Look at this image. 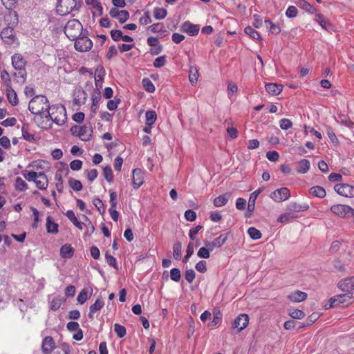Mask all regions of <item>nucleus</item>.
Returning <instances> with one entry per match:
<instances>
[{
	"label": "nucleus",
	"instance_id": "7",
	"mask_svg": "<svg viewBox=\"0 0 354 354\" xmlns=\"http://www.w3.org/2000/svg\"><path fill=\"white\" fill-rule=\"evenodd\" d=\"M353 301V298L352 292H346L344 294L338 295L331 297L329 299L330 307L333 308L341 304L348 306V304H351Z\"/></svg>",
	"mask_w": 354,
	"mask_h": 354
},
{
	"label": "nucleus",
	"instance_id": "28",
	"mask_svg": "<svg viewBox=\"0 0 354 354\" xmlns=\"http://www.w3.org/2000/svg\"><path fill=\"white\" fill-rule=\"evenodd\" d=\"M104 301L100 299H97L95 301V302L90 306L88 317L90 318H93V315L95 313H96L97 311L101 310L104 307Z\"/></svg>",
	"mask_w": 354,
	"mask_h": 354
},
{
	"label": "nucleus",
	"instance_id": "36",
	"mask_svg": "<svg viewBox=\"0 0 354 354\" xmlns=\"http://www.w3.org/2000/svg\"><path fill=\"white\" fill-rule=\"evenodd\" d=\"M228 201V196L226 194L218 196L214 200V205L220 207L224 206Z\"/></svg>",
	"mask_w": 354,
	"mask_h": 354
},
{
	"label": "nucleus",
	"instance_id": "16",
	"mask_svg": "<svg viewBox=\"0 0 354 354\" xmlns=\"http://www.w3.org/2000/svg\"><path fill=\"white\" fill-rule=\"evenodd\" d=\"M145 181V173L140 169H134L133 170L132 183L135 189H138Z\"/></svg>",
	"mask_w": 354,
	"mask_h": 354
},
{
	"label": "nucleus",
	"instance_id": "4",
	"mask_svg": "<svg viewBox=\"0 0 354 354\" xmlns=\"http://www.w3.org/2000/svg\"><path fill=\"white\" fill-rule=\"evenodd\" d=\"M82 25L77 19L69 20L65 27L64 33L70 40H75L82 33Z\"/></svg>",
	"mask_w": 354,
	"mask_h": 354
},
{
	"label": "nucleus",
	"instance_id": "56",
	"mask_svg": "<svg viewBox=\"0 0 354 354\" xmlns=\"http://www.w3.org/2000/svg\"><path fill=\"white\" fill-rule=\"evenodd\" d=\"M30 209H31V210L32 212V215H33V218H34V221H33V223L32 224V228L36 229L38 227L39 212L35 207H31Z\"/></svg>",
	"mask_w": 354,
	"mask_h": 354
},
{
	"label": "nucleus",
	"instance_id": "34",
	"mask_svg": "<svg viewBox=\"0 0 354 354\" xmlns=\"http://www.w3.org/2000/svg\"><path fill=\"white\" fill-rule=\"evenodd\" d=\"M265 24L266 26V28L269 30V31L274 35H277L281 32V28L278 25H276L275 24H273L270 20H266Z\"/></svg>",
	"mask_w": 354,
	"mask_h": 354
},
{
	"label": "nucleus",
	"instance_id": "20",
	"mask_svg": "<svg viewBox=\"0 0 354 354\" xmlns=\"http://www.w3.org/2000/svg\"><path fill=\"white\" fill-rule=\"evenodd\" d=\"M263 187H260L251 194L248 205V213H251L254 211L256 199L257 198L258 196L263 192Z\"/></svg>",
	"mask_w": 354,
	"mask_h": 354
},
{
	"label": "nucleus",
	"instance_id": "58",
	"mask_svg": "<svg viewBox=\"0 0 354 354\" xmlns=\"http://www.w3.org/2000/svg\"><path fill=\"white\" fill-rule=\"evenodd\" d=\"M221 319V313L219 310H216L214 312V318L213 320L209 324L211 326H216Z\"/></svg>",
	"mask_w": 354,
	"mask_h": 354
},
{
	"label": "nucleus",
	"instance_id": "54",
	"mask_svg": "<svg viewBox=\"0 0 354 354\" xmlns=\"http://www.w3.org/2000/svg\"><path fill=\"white\" fill-rule=\"evenodd\" d=\"M105 258L106 260L107 263L110 266L113 267L115 269H118V264L116 259L113 257L112 255L109 254L108 252H106Z\"/></svg>",
	"mask_w": 354,
	"mask_h": 354
},
{
	"label": "nucleus",
	"instance_id": "15",
	"mask_svg": "<svg viewBox=\"0 0 354 354\" xmlns=\"http://www.w3.org/2000/svg\"><path fill=\"white\" fill-rule=\"evenodd\" d=\"M111 17L117 19L120 24H124L129 17V13L127 10H119L116 8H113L109 11Z\"/></svg>",
	"mask_w": 354,
	"mask_h": 354
},
{
	"label": "nucleus",
	"instance_id": "59",
	"mask_svg": "<svg viewBox=\"0 0 354 354\" xmlns=\"http://www.w3.org/2000/svg\"><path fill=\"white\" fill-rule=\"evenodd\" d=\"M93 205L97 208L100 214H103L105 211L103 202L99 198L93 200Z\"/></svg>",
	"mask_w": 354,
	"mask_h": 354
},
{
	"label": "nucleus",
	"instance_id": "52",
	"mask_svg": "<svg viewBox=\"0 0 354 354\" xmlns=\"http://www.w3.org/2000/svg\"><path fill=\"white\" fill-rule=\"evenodd\" d=\"M279 126L283 130H288L292 127V122L289 119L283 118L279 121Z\"/></svg>",
	"mask_w": 354,
	"mask_h": 354
},
{
	"label": "nucleus",
	"instance_id": "53",
	"mask_svg": "<svg viewBox=\"0 0 354 354\" xmlns=\"http://www.w3.org/2000/svg\"><path fill=\"white\" fill-rule=\"evenodd\" d=\"M198 73L196 68H191L189 71V79L192 84L196 83Z\"/></svg>",
	"mask_w": 354,
	"mask_h": 354
},
{
	"label": "nucleus",
	"instance_id": "42",
	"mask_svg": "<svg viewBox=\"0 0 354 354\" xmlns=\"http://www.w3.org/2000/svg\"><path fill=\"white\" fill-rule=\"evenodd\" d=\"M244 31L245 34L249 35L252 39H259L261 37L259 33L251 26H247Z\"/></svg>",
	"mask_w": 354,
	"mask_h": 354
},
{
	"label": "nucleus",
	"instance_id": "13",
	"mask_svg": "<svg viewBox=\"0 0 354 354\" xmlns=\"http://www.w3.org/2000/svg\"><path fill=\"white\" fill-rule=\"evenodd\" d=\"M249 323V317L246 314L239 315L233 322V328L236 329L237 333H240L242 330L247 327Z\"/></svg>",
	"mask_w": 354,
	"mask_h": 354
},
{
	"label": "nucleus",
	"instance_id": "43",
	"mask_svg": "<svg viewBox=\"0 0 354 354\" xmlns=\"http://www.w3.org/2000/svg\"><path fill=\"white\" fill-rule=\"evenodd\" d=\"M114 331L120 338H122L126 335L125 327L119 324H114Z\"/></svg>",
	"mask_w": 354,
	"mask_h": 354
},
{
	"label": "nucleus",
	"instance_id": "9",
	"mask_svg": "<svg viewBox=\"0 0 354 354\" xmlns=\"http://www.w3.org/2000/svg\"><path fill=\"white\" fill-rule=\"evenodd\" d=\"M75 48L80 52H86L93 46L92 41L87 37H79L75 39Z\"/></svg>",
	"mask_w": 354,
	"mask_h": 354
},
{
	"label": "nucleus",
	"instance_id": "33",
	"mask_svg": "<svg viewBox=\"0 0 354 354\" xmlns=\"http://www.w3.org/2000/svg\"><path fill=\"white\" fill-rule=\"evenodd\" d=\"M7 98L12 105H16L18 103V98L15 91L11 88L6 90Z\"/></svg>",
	"mask_w": 354,
	"mask_h": 354
},
{
	"label": "nucleus",
	"instance_id": "27",
	"mask_svg": "<svg viewBox=\"0 0 354 354\" xmlns=\"http://www.w3.org/2000/svg\"><path fill=\"white\" fill-rule=\"evenodd\" d=\"M309 193L319 198H324L326 195L325 189L321 186L312 187L309 189Z\"/></svg>",
	"mask_w": 354,
	"mask_h": 354
},
{
	"label": "nucleus",
	"instance_id": "29",
	"mask_svg": "<svg viewBox=\"0 0 354 354\" xmlns=\"http://www.w3.org/2000/svg\"><path fill=\"white\" fill-rule=\"evenodd\" d=\"M73 253L74 250L70 244H65L60 248V255L63 258H71Z\"/></svg>",
	"mask_w": 354,
	"mask_h": 354
},
{
	"label": "nucleus",
	"instance_id": "60",
	"mask_svg": "<svg viewBox=\"0 0 354 354\" xmlns=\"http://www.w3.org/2000/svg\"><path fill=\"white\" fill-rule=\"evenodd\" d=\"M55 178L56 180V188L59 192H62L63 189V180L62 175L60 174L56 173Z\"/></svg>",
	"mask_w": 354,
	"mask_h": 354
},
{
	"label": "nucleus",
	"instance_id": "40",
	"mask_svg": "<svg viewBox=\"0 0 354 354\" xmlns=\"http://www.w3.org/2000/svg\"><path fill=\"white\" fill-rule=\"evenodd\" d=\"M69 186L75 191H80L82 189V185L78 180L70 178L68 180Z\"/></svg>",
	"mask_w": 354,
	"mask_h": 354
},
{
	"label": "nucleus",
	"instance_id": "37",
	"mask_svg": "<svg viewBox=\"0 0 354 354\" xmlns=\"http://www.w3.org/2000/svg\"><path fill=\"white\" fill-rule=\"evenodd\" d=\"M248 233L250 238L253 240H258L261 239L262 236L261 232L254 227H249V229L248 230Z\"/></svg>",
	"mask_w": 354,
	"mask_h": 354
},
{
	"label": "nucleus",
	"instance_id": "31",
	"mask_svg": "<svg viewBox=\"0 0 354 354\" xmlns=\"http://www.w3.org/2000/svg\"><path fill=\"white\" fill-rule=\"evenodd\" d=\"M146 118V125L147 126H153L156 120H157V114L155 111H147L145 113Z\"/></svg>",
	"mask_w": 354,
	"mask_h": 354
},
{
	"label": "nucleus",
	"instance_id": "25",
	"mask_svg": "<svg viewBox=\"0 0 354 354\" xmlns=\"http://www.w3.org/2000/svg\"><path fill=\"white\" fill-rule=\"evenodd\" d=\"M310 167V161L307 159H301L297 162V171L299 174H306Z\"/></svg>",
	"mask_w": 354,
	"mask_h": 354
},
{
	"label": "nucleus",
	"instance_id": "2",
	"mask_svg": "<svg viewBox=\"0 0 354 354\" xmlns=\"http://www.w3.org/2000/svg\"><path fill=\"white\" fill-rule=\"evenodd\" d=\"M42 161H34L28 166V170L24 172V177L29 181L33 182L39 189H46L48 185V178L42 168Z\"/></svg>",
	"mask_w": 354,
	"mask_h": 354
},
{
	"label": "nucleus",
	"instance_id": "12",
	"mask_svg": "<svg viewBox=\"0 0 354 354\" xmlns=\"http://www.w3.org/2000/svg\"><path fill=\"white\" fill-rule=\"evenodd\" d=\"M12 64L15 69L13 76L18 79L22 77V56L19 54L14 55L12 57Z\"/></svg>",
	"mask_w": 354,
	"mask_h": 354
},
{
	"label": "nucleus",
	"instance_id": "47",
	"mask_svg": "<svg viewBox=\"0 0 354 354\" xmlns=\"http://www.w3.org/2000/svg\"><path fill=\"white\" fill-rule=\"evenodd\" d=\"M181 274L180 271L178 268H172L170 270V278L171 280L178 282L180 279Z\"/></svg>",
	"mask_w": 354,
	"mask_h": 354
},
{
	"label": "nucleus",
	"instance_id": "17",
	"mask_svg": "<svg viewBox=\"0 0 354 354\" xmlns=\"http://www.w3.org/2000/svg\"><path fill=\"white\" fill-rule=\"evenodd\" d=\"M199 30V25L193 24L189 21H185L181 26V30L190 36L198 35Z\"/></svg>",
	"mask_w": 354,
	"mask_h": 354
},
{
	"label": "nucleus",
	"instance_id": "30",
	"mask_svg": "<svg viewBox=\"0 0 354 354\" xmlns=\"http://www.w3.org/2000/svg\"><path fill=\"white\" fill-rule=\"evenodd\" d=\"M66 216L73 223V224L77 228L82 229V223L78 221L73 210H68L65 213Z\"/></svg>",
	"mask_w": 354,
	"mask_h": 354
},
{
	"label": "nucleus",
	"instance_id": "24",
	"mask_svg": "<svg viewBox=\"0 0 354 354\" xmlns=\"http://www.w3.org/2000/svg\"><path fill=\"white\" fill-rule=\"evenodd\" d=\"M287 208L290 212H301L308 209L309 205L306 203L299 204L292 202L288 205Z\"/></svg>",
	"mask_w": 354,
	"mask_h": 354
},
{
	"label": "nucleus",
	"instance_id": "18",
	"mask_svg": "<svg viewBox=\"0 0 354 354\" xmlns=\"http://www.w3.org/2000/svg\"><path fill=\"white\" fill-rule=\"evenodd\" d=\"M338 288L342 291L351 292L354 290V277H348L339 281Z\"/></svg>",
	"mask_w": 354,
	"mask_h": 354
},
{
	"label": "nucleus",
	"instance_id": "64",
	"mask_svg": "<svg viewBox=\"0 0 354 354\" xmlns=\"http://www.w3.org/2000/svg\"><path fill=\"white\" fill-rule=\"evenodd\" d=\"M207 263L205 261L201 260L198 262L195 266L197 271L201 273H204L207 270Z\"/></svg>",
	"mask_w": 354,
	"mask_h": 354
},
{
	"label": "nucleus",
	"instance_id": "19",
	"mask_svg": "<svg viewBox=\"0 0 354 354\" xmlns=\"http://www.w3.org/2000/svg\"><path fill=\"white\" fill-rule=\"evenodd\" d=\"M55 348V342L53 337H46L42 341L41 351L44 354H50Z\"/></svg>",
	"mask_w": 354,
	"mask_h": 354
},
{
	"label": "nucleus",
	"instance_id": "23",
	"mask_svg": "<svg viewBox=\"0 0 354 354\" xmlns=\"http://www.w3.org/2000/svg\"><path fill=\"white\" fill-rule=\"evenodd\" d=\"M46 231L48 233L50 234H57L58 233V227L59 225L57 223H55L53 218L50 216H48L46 218Z\"/></svg>",
	"mask_w": 354,
	"mask_h": 354
},
{
	"label": "nucleus",
	"instance_id": "3",
	"mask_svg": "<svg viewBox=\"0 0 354 354\" xmlns=\"http://www.w3.org/2000/svg\"><path fill=\"white\" fill-rule=\"evenodd\" d=\"M48 100L46 96L38 95L30 100L28 104V109L32 113L37 115L35 120L40 119V117H44L49 107Z\"/></svg>",
	"mask_w": 354,
	"mask_h": 354
},
{
	"label": "nucleus",
	"instance_id": "41",
	"mask_svg": "<svg viewBox=\"0 0 354 354\" xmlns=\"http://www.w3.org/2000/svg\"><path fill=\"white\" fill-rule=\"evenodd\" d=\"M288 314L293 319H301L305 317V313L299 309L290 310Z\"/></svg>",
	"mask_w": 354,
	"mask_h": 354
},
{
	"label": "nucleus",
	"instance_id": "22",
	"mask_svg": "<svg viewBox=\"0 0 354 354\" xmlns=\"http://www.w3.org/2000/svg\"><path fill=\"white\" fill-rule=\"evenodd\" d=\"M288 298L292 302H301L306 299L307 294L300 290H296L288 295Z\"/></svg>",
	"mask_w": 354,
	"mask_h": 354
},
{
	"label": "nucleus",
	"instance_id": "55",
	"mask_svg": "<svg viewBox=\"0 0 354 354\" xmlns=\"http://www.w3.org/2000/svg\"><path fill=\"white\" fill-rule=\"evenodd\" d=\"M166 64V57L165 55L160 56L155 59L153 65L156 68H160L165 66Z\"/></svg>",
	"mask_w": 354,
	"mask_h": 354
},
{
	"label": "nucleus",
	"instance_id": "8",
	"mask_svg": "<svg viewBox=\"0 0 354 354\" xmlns=\"http://www.w3.org/2000/svg\"><path fill=\"white\" fill-rule=\"evenodd\" d=\"M72 133L79 137L83 141H88L92 136V128L90 125H82L71 128Z\"/></svg>",
	"mask_w": 354,
	"mask_h": 354
},
{
	"label": "nucleus",
	"instance_id": "49",
	"mask_svg": "<svg viewBox=\"0 0 354 354\" xmlns=\"http://www.w3.org/2000/svg\"><path fill=\"white\" fill-rule=\"evenodd\" d=\"M111 208H116L118 204L117 193L111 189L109 190Z\"/></svg>",
	"mask_w": 354,
	"mask_h": 354
},
{
	"label": "nucleus",
	"instance_id": "45",
	"mask_svg": "<svg viewBox=\"0 0 354 354\" xmlns=\"http://www.w3.org/2000/svg\"><path fill=\"white\" fill-rule=\"evenodd\" d=\"M103 174L105 179L111 183L113 179L112 169L110 166H106L103 169Z\"/></svg>",
	"mask_w": 354,
	"mask_h": 354
},
{
	"label": "nucleus",
	"instance_id": "6",
	"mask_svg": "<svg viewBox=\"0 0 354 354\" xmlns=\"http://www.w3.org/2000/svg\"><path fill=\"white\" fill-rule=\"evenodd\" d=\"M330 211L340 218L354 216V209L347 205L337 204L332 205Z\"/></svg>",
	"mask_w": 354,
	"mask_h": 354
},
{
	"label": "nucleus",
	"instance_id": "51",
	"mask_svg": "<svg viewBox=\"0 0 354 354\" xmlns=\"http://www.w3.org/2000/svg\"><path fill=\"white\" fill-rule=\"evenodd\" d=\"M297 14L298 10L294 6H289L286 11V15L288 18H294L297 17Z\"/></svg>",
	"mask_w": 354,
	"mask_h": 354
},
{
	"label": "nucleus",
	"instance_id": "46",
	"mask_svg": "<svg viewBox=\"0 0 354 354\" xmlns=\"http://www.w3.org/2000/svg\"><path fill=\"white\" fill-rule=\"evenodd\" d=\"M194 244L193 243H189L187 247L186 255L184 257L183 261V263H187L189 261V259L194 254Z\"/></svg>",
	"mask_w": 354,
	"mask_h": 354
},
{
	"label": "nucleus",
	"instance_id": "61",
	"mask_svg": "<svg viewBox=\"0 0 354 354\" xmlns=\"http://www.w3.org/2000/svg\"><path fill=\"white\" fill-rule=\"evenodd\" d=\"M62 304V299L59 297H55L50 302V309L53 310H58Z\"/></svg>",
	"mask_w": 354,
	"mask_h": 354
},
{
	"label": "nucleus",
	"instance_id": "11",
	"mask_svg": "<svg viewBox=\"0 0 354 354\" xmlns=\"http://www.w3.org/2000/svg\"><path fill=\"white\" fill-rule=\"evenodd\" d=\"M335 191L339 195L353 198L354 197V185L349 184H337L334 186Z\"/></svg>",
	"mask_w": 354,
	"mask_h": 354
},
{
	"label": "nucleus",
	"instance_id": "1",
	"mask_svg": "<svg viewBox=\"0 0 354 354\" xmlns=\"http://www.w3.org/2000/svg\"><path fill=\"white\" fill-rule=\"evenodd\" d=\"M67 120L66 111L62 104H53L48 107L44 117H40L37 120V124L42 129H49L53 123L57 125L64 124Z\"/></svg>",
	"mask_w": 354,
	"mask_h": 354
},
{
	"label": "nucleus",
	"instance_id": "32",
	"mask_svg": "<svg viewBox=\"0 0 354 354\" xmlns=\"http://www.w3.org/2000/svg\"><path fill=\"white\" fill-rule=\"evenodd\" d=\"M297 5L310 13H314L316 11V9L306 0H299Z\"/></svg>",
	"mask_w": 354,
	"mask_h": 354
},
{
	"label": "nucleus",
	"instance_id": "10",
	"mask_svg": "<svg viewBox=\"0 0 354 354\" xmlns=\"http://www.w3.org/2000/svg\"><path fill=\"white\" fill-rule=\"evenodd\" d=\"M290 197V192L287 187H281L272 192L270 198L277 203L288 200Z\"/></svg>",
	"mask_w": 354,
	"mask_h": 354
},
{
	"label": "nucleus",
	"instance_id": "38",
	"mask_svg": "<svg viewBox=\"0 0 354 354\" xmlns=\"http://www.w3.org/2000/svg\"><path fill=\"white\" fill-rule=\"evenodd\" d=\"M143 88L145 90L149 93L155 91V86L149 78H144L142 81Z\"/></svg>",
	"mask_w": 354,
	"mask_h": 354
},
{
	"label": "nucleus",
	"instance_id": "21",
	"mask_svg": "<svg viewBox=\"0 0 354 354\" xmlns=\"http://www.w3.org/2000/svg\"><path fill=\"white\" fill-rule=\"evenodd\" d=\"M266 91L272 95H277L281 93L283 86L275 83H269L265 85Z\"/></svg>",
	"mask_w": 354,
	"mask_h": 354
},
{
	"label": "nucleus",
	"instance_id": "35",
	"mask_svg": "<svg viewBox=\"0 0 354 354\" xmlns=\"http://www.w3.org/2000/svg\"><path fill=\"white\" fill-rule=\"evenodd\" d=\"M167 11L162 8H156L153 10V15L156 19H163L167 17Z\"/></svg>",
	"mask_w": 354,
	"mask_h": 354
},
{
	"label": "nucleus",
	"instance_id": "50",
	"mask_svg": "<svg viewBox=\"0 0 354 354\" xmlns=\"http://www.w3.org/2000/svg\"><path fill=\"white\" fill-rule=\"evenodd\" d=\"M294 216H292L290 213H284L281 214L277 218V221L281 223H286L289 222L290 220L293 219Z\"/></svg>",
	"mask_w": 354,
	"mask_h": 354
},
{
	"label": "nucleus",
	"instance_id": "48",
	"mask_svg": "<svg viewBox=\"0 0 354 354\" xmlns=\"http://www.w3.org/2000/svg\"><path fill=\"white\" fill-rule=\"evenodd\" d=\"M209 251L211 250L207 247H202L198 251L197 256L199 258L208 259L210 256Z\"/></svg>",
	"mask_w": 354,
	"mask_h": 354
},
{
	"label": "nucleus",
	"instance_id": "63",
	"mask_svg": "<svg viewBox=\"0 0 354 354\" xmlns=\"http://www.w3.org/2000/svg\"><path fill=\"white\" fill-rule=\"evenodd\" d=\"M266 157L270 161L275 162L278 160L279 154L276 151H270L267 152Z\"/></svg>",
	"mask_w": 354,
	"mask_h": 354
},
{
	"label": "nucleus",
	"instance_id": "57",
	"mask_svg": "<svg viewBox=\"0 0 354 354\" xmlns=\"http://www.w3.org/2000/svg\"><path fill=\"white\" fill-rule=\"evenodd\" d=\"M152 32L158 33L163 30L164 25L162 23H156L148 28Z\"/></svg>",
	"mask_w": 354,
	"mask_h": 354
},
{
	"label": "nucleus",
	"instance_id": "14",
	"mask_svg": "<svg viewBox=\"0 0 354 354\" xmlns=\"http://www.w3.org/2000/svg\"><path fill=\"white\" fill-rule=\"evenodd\" d=\"M227 239V235L222 234L217 238L214 239L212 241H205L204 244L211 251L215 248H221Z\"/></svg>",
	"mask_w": 354,
	"mask_h": 354
},
{
	"label": "nucleus",
	"instance_id": "5",
	"mask_svg": "<svg viewBox=\"0 0 354 354\" xmlns=\"http://www.w3.org/2000/svg\"><path fill=\"white\" fill-rule=\"evenodd\" d=\"M81 3L77 0H58L57 12L60 15H66L71 12L77 10Z\"/></svg>",
	"mask_w": 354,
	"mask_h": 354
},
{
	"label": "nucleus",
	"instance_id": "26",
	"mask_svg": "<svg viewBox=\"0 0 354 354\" xmlns=\"http://www.w3.org/2000/svg\"><path fill=\"white\" fill-rule=\"evenodd\" d=\"M315 21L318 23L323 29L327 30L331 29V24L326 19L323 15L317 14L315 16Z\"/></svg>",
	"mask_w": 354,
	"mask_h": 354
},
{
	"label": "nucleus",
	"instance_id": "62",
	"mask_svg": "<svg viewBox=\"0 0 354 354\" xmlns=\"http://www.w3.org/2000/svg\"><path fill=\"white\" fill-rule=\"evenodd\" d=\"M196 277L193 269H189L185 271V277L187 282L192 283Z\"/></svg>",
	"mask_w": 354,
	"mask_h": 354
},
{
	"label": "nucleus",
	"instance_id": "39",
	"mask_svg": "<svg viewBox=\"0 0 354 354\" xmlns=\"http://www.w3.org/2000/svg\"><path fill=\"white\" fill-rule=\"evenodd\" d=\"M181 249L182 245L180 242H176L173 245V257L176 260H179L181 258Z\"/></svg>",
	"mask_w": 354,
	"mask_h": 354
},
{
	"label": "nucleus",
	"instance_id": "44",
	"mask_svg": "<svg viewBox=\"0 0 354 354\" xmlns=\"http://www.w3.org/2000/svg\"><path fill=\"white\" fill-rule=\"evenodd\" d=\"M88 298V290H86V289H83L79 293V295L77 296V301L80 304H84Z\"/></svg>",
	"mask_w": 354,
	"mask_h": 354
}]
</instances>
